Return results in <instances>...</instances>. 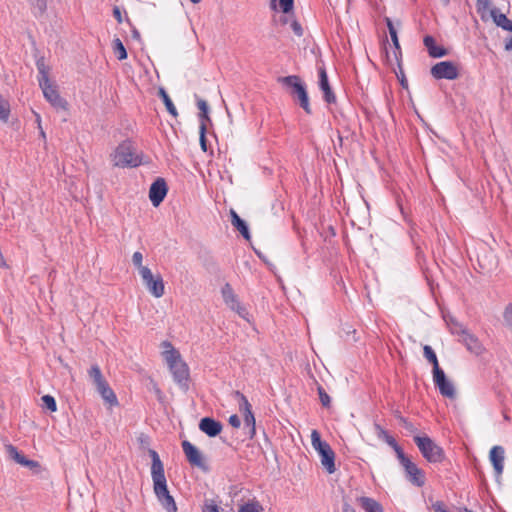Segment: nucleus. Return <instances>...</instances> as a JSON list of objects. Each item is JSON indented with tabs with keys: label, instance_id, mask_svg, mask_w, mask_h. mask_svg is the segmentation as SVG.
Here are the masks:
<instances>
[{
	"label": "nucleus",
	"instance_id": "nucleus-19",
	"mask_svg": "<svg viewBox=\"0 0 512 512\" xmlns=\"http://www.w3.org/2000/svg\"><path fill=\"white\" fill-rule=\"evenodd\" d=\"M8 455L11 459H13L15 462H17L20 465L26 466V467H36L38 466V463L33 460L27 459L22 453L18 451V449L13 445H7L6 447Z\"/></svg>",
	"mask_w": 512,
	"mask_h": 512
},
{
	"label": "nucleus",
	"instance_id": "nucleus-6",
	"mask_svg": "<svg viewBox=\"0 0 512 512\" xmlns=\"http://www.w3.org/2000/svg\"><path fill=\"white\" fill-rule=\"evenodd\" d=\"M414 442L417 445L422 456L430 463H441L445 459L444 450L437 445L429 436H414Z\"/></svg>",
	"mask_w": 512,
	"mask_h": 512
},
{
	"label": "nucleus",
	"instance_id": "nucleus-51",
	"mask_svg": "<svg viewBox=\"0 0 512 512\" xmlns=\"http://www.w3.org/2000/svg\"><path fill=\"white\" fill-rule=\"evenodd\" d=\"M432 509L435 511V512H448L445 508V505L442 501H436L435 503L432 504Z\"/></svg>",
	"mask_w": 512,
	"mask_h": 512
},
{
	"label": "nucleus",
	"instance_id": "nucleus-47",
	"mask_svg": "<svg viewBox=\"0 0 512 512\" xmlns=\"http://www.w3.org/2000/svg\"><path fill=\"white\" fill-rule=\"evenodd\" d=\"M203 512H219V507L213 501H206L203 506Z\"/></svg>",
	"mask_w": 512,
	"mask_h": 512
},
{
	"label": "nucleus",
	"instance_id": "nucleus-27",
	"mask_svg": "<svg viewBox=\"0 0 512 512\" xmlns=\"http://www.w3.org/2000/svg\"><path fill=\"white\" fill-rule=\"evenodd\" d=\"M88 375L95 387L106 381L98 365L91 366L88 370Z\"/></svg>",
	"mask_w": 512,
	"mask_h": 512
},
{
	"label": "nucleus",
	"instance_id": "nucleus-33",
	"mask_svg": "<svg viewBox=\"0 0 512 512\" xmlns=\"http://www.w3.org/2000/svg\"><path fill=\"white\" fill-rule=\"evenodd\" d=\"M386 23H387V27H388V31H389L391 40L393 42V46L395 47V50H398V52L401 53L400 52V44H399L397 30L394 27L393 22L391 21V19L386 18Z\"/></svg>",
	"mask_w": 512,
	"mask_h": 512
},
{
	"label": "nucleus",
	"instance_id": "nucleus-13",
	"mask_svg": "<svg viewBox=\"0 0 512 512\" xmlns=\"http://www.w3.org/2000/svg\"><path fill=\"white\" fill-rule=\"evenodd\" d=\"M168 187L163 178H157L150 186L149 199L154 207H158L167 195Z\"/></svg>",
	"mask_w": 512,
	"mask_h": 512
},
{
	"label": "nucleus",
	"instance_id": "nucleus-52",
	"mask_svg": "<svg viewBox=\"0 0 512 512\" xmlns=\"http://www.w3.org/2000/svg\"><path fill=\"white\" fill-rule=\"evenodd\" d=\"M113 15L114 17L116 18V20L121 23L122 22V17H121V12H120V9L118 7H115L113 9Z\"/></svg>",
	"mask_w": 512,
	"mask_h": 512
},
{
	"label": "nucleus",
	"instance_id": "nucleus-31",
	"mask_svg": "<svg viewBox=\"0 0 512 512\" xmlns=\"http://www.w3.org/2000/svg\"><path fill=\"white\" fill-rule=\"evenodd\" d=\"M113 51L118 60L127 58L126 48L119 38L113 40Z\"/></svg>",
	"mask_w": 512,
	"mask_h": 512
},
{
	"label": "nucleus",
	"instance_id": "nucleus-35",
	"mask_svg": "<svg viewBox=\"0 0 512 512\" xmlns=\"http://www.w3.org/2000/svg\"><path fill=\"white\" fill-rule=\"evenodd\" d=\"M159 503L163 509L166 510V512H177V505L171 494L163 498L162 501H159Z\"/></svg>",
	"mask_w": 512,
	"mask_h": 512
},
{
	"label": "nucleus",
	"instance_id": "nucleus-24",
	"mask_svg": "<svg viewBox=\"0 0 512 512\" xmlns=\"http://www.w3.org/2000/svg\"><path fill=\"white\" fill-rule=\"evenodd\" d=\"M491 15L497 26L502 27L504 30L512 32V20L508 19L505 14L499 13L498 10L493 9Z\"/></svg>",
	"mask_w": 512,
	"mask_h": 512
},
{
	"label": "nucleus",
	"instance_id": "nucleus-55",
	"mask_svg": "<svg viewBox=\"0 0 512 512\" xmlns=\"http://www.w3.org/2000/svg\"><path fill=\"white\" fill-rule=\"evenodd\" d=\"M505 49L508 51L512 50V36L506 40L505 42Z\"/></svg>",
	"mask_w": 512,
	"mask_h": 512
},
{
	"label": "nucleus",
	"instance_id": "nucleus-39",
	"mask_svg": "<svg viewBox=\"0 0 512 512\" xmlns=\"http://www.w3.org/2000/svg\"><path fill=\"white\" fill-rule=\"evenodd\" d=\"M43 406L49 410L50 412H55L57 410L56 400L51 395H44L42 398Z\"/></svg>",
	"mask_w": 512,
	"mask_h": 512
},
{
	"label": "nucleus",
	"instance_id": "nucleus-34",
	"mask_svg": "<svg viewBox=\"0 0 512 512\" xmlns=\"http://www.w3.org/2000/svg\"><path fill=\"white\" fill-rule=\"evenodd\" d=\"M263 507L258 501H249L240 506L238 512H263Z\"/></svg>",
	"mask_w": 512,
	"mask_h": 512
},
{
	"label": "nucleus",
	"instance_id": "nucleus-8",
	"mask_svg": "<svg viewBox=\"0 0 512 512\" xmlns=\"http://www.w3.org/2000/svg\"><path fill=\"white\" fill-rule=\"evenodd\" d=\"M141 278L151 295H153L156 298H160L164 295L165 286L162 276L160 274L154 276L150 268H142Z\"/></svg>",
	"mask_w": 512,
	"mask_h": 512
},
{
	"label": "nucleus",
	"instance_id": "nucleus-60",
	"mask_svg": "<svg viewBox=\"0 0 512 512\" xmlns=\"http://www.w3.org/2000/svg\"><path fill=\"white\" fill-rule=\"evenodd\" d=\"M190 1H191L192 3L197 4V3H199L201 0H190Z\"/></svg>",
	"mask_w": 512,
	"mask_h": 512
},
{
	"label": "nucleus",
	"instance_id": "nucleus-56",
	"mask_svg": "<svg viewBox=\"0 0 512 512\" xmlns=\"http://www.w3.org/2000/svg\"><path fill=\"white\" fill-rule=\"evenodd\" d=\"M132 36H133V38H134V39L139 40V39H140V33H139V31H138V30H136V29H134V30L132 31Z\"/></svg>",
	"mask_w": 512,
	"mask_h": 512
},
{
	"label": "nucleus",
	"instance_id": "nucleus-50",
	"mask_svg": "<svg viewBox=\"0 0 512 512\" xmlns=\"http://www.w3.org/2000/svg\"><path fill=\"white\" fill-rule=\"evenodd\" d=\"M229 424L234 428H239L241 425L240 418L236 414L231 415L229 417Z\"/></svg>",
	"mask_w": 512,
	"mask_h": 512
},
{
	"label": "nucleus",
	"instance_id": "nucleus-38",
	"mask_svg": "<svg viewBox=\"0 0 512 512\" xmlns=\"http://www.w3.org/2000/svg\"><path fill=\"white\" fill-rule=\"evenodd\" d=\"M233 397L238 401L240 412L251 405L247 397L240 391H234Z\"/></svg>",
	"mask_w": 512,
	"mask_h": 512
},
{
	"label": "nucleus",
	"instance_id": "nucleus-25",
	"mask_svg": "<svg viewBox=\"0 0 512 512\" xmlns=\"http://www.w3.org/2000/svg\"><path fill=\"white\" fill-rule=\"evenodd\" d=\"M27 2L30 4L32 14L36 18H40L45 14L47 10L46 0H27Z\"/></svg>",
	"mask_w": 512,
	"mask_h": 512
},
{
	"label": "nucleus",
	"instance_id": "nucleus-54",
	"mask_svg": "<svg viewBox=\"0 0 512 512\" xmlns=\"http://www.w3.org/2000/svg\"><path fill=\"white\" fill-rule=\"evenodd\" d=\"M243 417L245 416H248V415H253V412H252V406L250 405L249 407L245 408L243 411H241Z\"/></svg>",
	"mask_w": 512,
	"mask_h": 512
},
{
	"label": "nucleus",
	"instance_id": "nucleus-57",
	"mask_svg": "<svg viewBox=\"0 0 512 512\" xmlns=\"http://www.w3.org/2000/svg\"><path fill=\"white\" fill-rule=\"evenodd\" d=\"M36 122L38 123V127H41V117L38 113H35Z\"/></svg>",
	"mask_w": 512,
	"mask_h": 512
},
{
	"label": "nucleus",
	"instance_id": "nucleus-45",
	"mask_svg": "<svg viewBox=\"0 0 512 512\" xmlns=\"http://www.w3.org/2000/svg\"><path fill=\"white\" fill-rule=\"evenodd\" d=\"M142 261H143L142 253L139 251L134 252V254L132 256V262H133L134 266L138 268L140 275H141L142 268H148L147 266L142 265Z\"/></svg>",
	"mask_w": 512,
	"mask_h": 512
},
{
	"label": "nucleus",
	"instance_id": "nucleus-37",
	"mask_svg": "<svg viewBox=\"0 0 512 512\" xmlns=\"http://www.w3.org/2000/svg\"><path fill=\"white\" fill-rule=\"evenodd\" d=\"M244 425L249 429V436L253 438L256 434V421L254 414L243 417Z\"/></svg>",
	"mask_w": 512,
	"mask_h": 512
},
{
	"label": "nucleus",
	"instance_id": "nucleus-17",
	"mask_svg": "<svg viewBox=\"0 0 512 512\" xmlns=\"http://www.w3.org/2000/svg\"><path fill=\"white\" fill-rule=\"evenodd\" d=\"M222 424L220 421L212 417H204L199 422V429L209 437H216L222 431Z\"/></svg>",
	"mask_w": 512,
	"mask_h": 512
},
{
	"label": "nucleus",
	"instance_id": "nucleus-14",
	"mask_svg": "<svg viewBox=\"0 0 512 512\" xmlns=\"http://www.w3.org/2000/svg\"><path fill=\"white\" fill-rule=\"evenodd\" d=\"M182 449H183V452H184L188 462L192 466H196L201 469L206 468V465H205V462H204L201 452L191 442H189L188 440H184L182 442Z\"/></svg>",
	"mask_w": 512,
	"mask_h": 512
},
{
	"label": "nucleus",
	"instance_id": "nucleus-42",
	"mask_svg": "<svg viewBox=\"0 0 512 512\" xmlns=\"http://www.w3.org/2000/svg\"><path fill=\"white\" fill-rule=\"evenodd\" d=\"M199 141L201 149L206 152L207 151V139H206V123H201L199 126Z\"/></svg>",
	"mask_w": 512,
	"mask_h": 512
},
{
	"label": "nucleus",
	"instance_id": "nucleus-18",
	"mask_svg": "<svg viewBox=\"0 0 512 512\" xmlns=\"http://www.w3.org/2000/svg\"><path fill=\"white\" fill-rule=\"evenodd\" d=\"M424 46L426 47L428 54L433 58H441L448 54L447 50L436 44L433 36L426 35L423 39Z\"/></svg>",
	"mask_w": 512,
	"mask_h": 512
},
{
	"label": "nucleus",
	"instance_id": "nucleus-53",
	"mask_svg": "<svg viewBox=\"0 0 512 512\" xmlns=\"http://www.w3.org/2000/svg\"><path fill=\"white\" fill-rule=\"evenodd\" d=\"M342 512H356V510L347 502L343 504Z\"/></svg>",
	"mask_w": 512,
	"mask_h": 512
},
{
	"label": "nucleus",
	"instance_id": "nucleus-28",
	"mask_svg": "<svg viewBox=\"0 0 512 512\" xmlns=\"http://www.w3.org/2000/svg\"><path fill=\"white\" fill-rule=\"evenodd\" d=\"M277 0H270L271 9L277 10ZM281 11L285 14L290 13L293 10L294 0H278Z\"/></svg>",
	"mask_w": 512,
	"mask_h": 512
},
{
	"label": "nucleus",
	"instance_id": "nucleus-41",
	"mask_svg": "<svg viewBox=\"0 0 512 512\" xmlns=\"http://www.w3.org/2000/svg\"><path fill=\"white\" fill-rule=\"evenodd\" d=\"M397 418H398L400 424L404 427V429L406 431H408L409 433H412V434L417 433V431H418L417 427L412 422H410L407 418H405L401 415L398 416Z\"/></svg>",
	"mask_w": 512,
	"mask_h": 512
},
{
	"label": "nucleus",
	"instance_id": "nucleus-11",
	"mask_svg": "<svg viewBox=\"0 0 512 512\" xmlns=\"http://www.w3.org/2000/svg\"><path fill=\"white\" fill-rule=\"evenodd\" d=\"M39 86L43 92V95L45 99L56 109H62L65 110L67 108V102L64 100L58 90L56 85H54L50 80L48 83H45L41 81L39 83Z\"/></svg>",
	"mask_w": 512,
	"mask_h": 512
},
{
	"label": "nucleus",
	"instance_id": "nucleus-15",
	"mask_svg": "<svg viewBox=\"0 0 512 512\" xmlns=\"http://www.w3.org/2000/svg\"><path fill=\"white\" fill-rule=\"evenodd\" d=\"M489 459L497 477H500L504 470L505 450L502 446H493L489 452Z\"/></svg>",
	"mask_w": 512,
	"mask_h": 512
},
{
	"label": "nucleus",
	"instance_id": "nucleus-12",
	"mask_svg": "<svg viewBox=\"0 0 512 512\" xmlns=\"http://www.w3.org/2000/svg\"><path fill=\"white\" fill-rule=\"evenodd\" d=\"M221 295L224 303L233 311H235L240 317H245L247 314L246 309L240 304L237 295L234 293L232 286L226 283L221 288Z\"/></svg>",
	"mask_w": 512,
	"mask_h": 512
},
{
	"label": "nucleus",
	"instance_id": "nucleus-10",
	"mask_svg": "<svg viewBox=\"0 0 512 512\" xmlns=\"http://www.w3.org/2000/svg\"><path fill=\"white\" fill-rule=\"evenodd\" d=\"M433 382L442 396L449 399H454L456 397L455 387L453 383L447 378L442 368H437L436 372L433 373Z\"/></svg>",
	"mask_w": 512,
	"mask_h": 512
},
{
	"label": "nucleus",
	"instance_id": "nucleus-20",
	"mask_svg": "<svg viewBox=\"0 0 512 512\" xmlns=\"http://www.w3.org/2000/svg\"><path fill=\"white\" fill-rule=\"evenodd\" d=\"M96 390L107 404H109L110 406L118 405V400H117L116 394L111 389V387L109 386L107 381L96 386Z\"/></svg>",
	"mask_w": 512,
	"mask_h": 512
},
{
	"label": "nucleus",
	"instance_id": "nucleus-23",
	"mask_svg": "<svg viewBox=\"0 0 512 512\" xmlns=\"http://www.w3.org/2000/svg\"><path fill=\"white\" fill-rule=\"evenodd\" d=\"M36 68L38 71V82L41 83L44 82L48 83L49 79V73H50V66L46 64L45 57L40 56L36 59Z\"/></svg>",
	"mask_w": 512,
	"mask_h": 512
},
{
	"label": "nucleus",
	"instance_id": "nucleus-48",
	"mask_svg": "<svg viewBox=\"0 0 512 512\" xmlns=\"http://www.w3.org/2000/svg\"><path fill=\"white\" fill-rule=\"evenodd\" d=\"M291 28L295 35L301 37L303 35V29L301 24L297 20H293L291 23Z\"/></svg>",
	"mask_w": 512,
	"mask_h": 512
},
{
	"label": "nucleus",
	"instance_id": "nucleus-36",
	"mask_svg": "<svg viewBox=\"0 0 512 512\" xmlns=\"http://www.w3.org/2000/svg\"><path fill=\"white\" fill-rule=\"evenodd\" d=\"M383 441L386 442L395 451L397 459L400 456H402L403 454H405L403 449L401 448V446L397 443L395 438L393 436H391L390 434Z\"/></svg>",
	"mask_w": 512,
	"mask_h": 512
},
{
	"label": "nucleus",
	"instance_id": "nucleus-1",
	"mask_svg": "<svg viewBox=\"0 0 512 512\" xmlns=\"http://www.w3.org/2000/svg\"><path fill=\"white\" fill-rule=\"evenodd\" d=\"M162 347L164 351L162 355L168 365V368L173 376L174 382L183 390H188L189 387V367L183 361L181 354L176 350L169 341H163Z\"/></svg>",
	"mask_w": 512,
	"mask_h": 512
},
{
	"label": "nucleus",
	"instance_id": "nucleus-30",
	"mask_svg": "<svg viewBox=\"0 0 512 512\" xmlns=\"http://www.w3.org/2000/svg\"><path fill=\"white\" fill-rule=\"evenodd\" d=\"M197 107L200 110V113H199L200 124L210 122L211 120L208 115L209 107H208L207 102L203 99H198Z\"/></svg>",
	"mask_w": 512,
	"mask_h": 512
},
{
	"label": "nucleus",
	"instance_id": "nucleus-49",
	"mask_svg": "<svg viewBox=\"0 0 512 512\" xmlns=\"http://www.w3.org/2000/svg\"><path fill=\"white\" fill-rule=\"evenodd\" d=\"M492 0H477V10L478 12L486 11Z\"/></svg>",
	"mask_w": 512,
	"mask_h": 512
},
{
	"label": "nucleus",
	"instance_id": "nucleus-26",
	"mask_svg": "<svg viewBox=\"0 0 512 512\" xmlns=\"http://www.w3.org/2000/svg\"><path fill=\"white\" fill-rule=\"evenodd\" d=\"M423 353H424V357L427 359V361L429 363L432 364L433 366V369H432V374L436 372V369L437 368H441L439 366V362H438V359H437V356H436V353L435 351L432 349L431 346L429 345H425L424 348H423Z\"/></svg>",
	"mask_w": 512,
	"mask_h": 512
},
{
	"label": "nucleus",
	"instance_id": "nucleus-9",
	"mask_svg": "<svg viewBox=\"0 0 512 512\" xmlns=\"http://www.w3.org/2000/svg\"><path fill=\"white\" fill-rule=\"evenodd\" d=\"M431 75L437 79L454 80L459 76V70L456 64L451 61H441L432 66Z\"/></svg>",
	"mask_w": 512,
	"mask_h": 512
},
{
	"label": "nucleus",
	"instance_id": "nucleus-59",
	"mask_svg": "<svg viewBox=\"0 0 512 512\" xmlns=\"http://www.w3.org/2000/svg\"><path fill=\"white\" fill-rule=\"evenodd\" d=\"M503 418H504V420H505V421H507V422H510V421H511V418H510V417L508 416V414H506V413H503Z\"/></svg>",
	"mask_w": 512,
	"mask_h": 512
},
{
	"label": "nucleus",
	"instance_id": "nucleus-4",
	"mask_svg": "<svg viewBox=\"0 0 512 512\" xmlns=\"http://www.w3.org/2000/svg\"><path fill=\"white\" fill-rule=\"evenodd\" d=\"M279 81L286 87L291 89V95L297 99L300 107L307 113L311 114V106L306 89V85L297 75H289L279 78Z\"/></svg>",
	"mask_w": 512,
	"mask_h": 512
},
{
	"label": "nucleus",
	"instance_id": "nucleus-3",
	"mask_svg": "<svg viewBox=\"0 0 512 512\" xmlns=\"http://www.w3.org/2000/svg\"><path fill=\"white\" fill-rule=\"evenodd\" d=\"M114 167H138L141 165V158L136 154L130 140L121 142L110 155Z\"/></svg>",
	"mask_w": 512,
	"mask_h": 512
},
{
	"label": "nucleus",
	"instance_id": "nucleus-46",
	"mask_svg": "<svg viewBox=\"0 0 512 512\" xmlns=\"http://www.w3.org/2000/svg\"><path fill=\"white\" fill-rule=\"evenodd\" d=\"M374 430H375V434L376 436L381 439V440H384L387 436H389V433L388 431H386L380 424L378 423H375L374 424Z\"/></svg>",
	"mask_w": 512,
	"mask_h": 512
},
{
	"label": "nucleus",
	"instance_id": "nucleus-32",
	"mask_svg": "<svg viewBox=\"0 0 512 512\" xmlns=\"http://www.w3.org/2000/svg\"><path fill=\"white\" fill-rule=\"evenodd\" d=\"M463 334H464V342H465L467 348L470 351L477 352L480 349V344H479L478 339L475 336H473L472 334H469L465 331H463Z\"/></svg>",
	"mask_w": 512,
	"mask_h": 512
},
{
	"label": "nucleus",
	"instance_id": "nucleus-7",
	"mask_svg": "<svg viewBox=\"0 0 512 512\" xmlns=\"http://www.w3.org/2000/svg\"><path fill=\"white\" fill-rule=\"evenodd\" d=\"M398 460L405 471L406 479L416 487H423L426 482L425 472L413 463L406 454L400 456Z\"/></svg>",
	"mask_w": 512,
	"mask_h": 512
},
{
	"label": "nucleus",
	"instance_id": "nucleus-21",
	"mask_svg": "<svg viewBox=\"0 0 512 512\" xmlns=\"http://www.w3.org/2000/svg\"><path fill=\"white\" fill-rule=\"evenodd\" d=\"M230 215L231 223L234 226V228L240 232L243 238L249 240L250 232L247 223L234 210L230 211Z\"/></svg>",
	"mask_w": 512,
	"mask_h": 512
},
{
	"label": "nucleus",
	"instance_id": "nucleus-40",
	"mask_svg": "<svg viewBox=\"0 0 512 512\" xmlns=\"http://www.w3.org/2000/svg\"><path fill=\"white\" fill-rule=\"evenodd\" d=\"M317 392H318L319 399H320V402H321L322 406H324L326 408H329L330 404H331V398L327 394L325 389L321 385H318Z\"/></svg>",
	"mask_w": 512,
	"mask_h": 512
},
{
	"label": "nucleus",
	"instance_id": "nucleus-44",
	"mask_svg": "<svg viewBox=\"0 0 512 512\" xmlns=\"http://www.w3.org/2000/svg\"><path fill=\"white\" fill-rule=\"evenodd\" d=\"M503 320L507 327L512 328V304H508L503 312Z\"/></svg>",
	"mask_w": 512,
	"mask_h": 512
},
{
	"label": "nucleus",
	"instance_id": "nucleus-16",
	"mask_svg": "<svg viewBox=\"0 0 512 512\" xmlns=\"http://www.w3.org/2000/svg\"><path fill=\"white\" fill-rule=\"evenodd\" d=\"M318 76H319V87L323 92V98L324 101L328 104L334 103L336 101V97L334 92L331 89V86L329 84L328 76L326 69L324 67H320L318 69Z\"/></svg>",
	"mask_w": 512,
	"mask_h": 512
},
{
	"label": "nucleus",
	"instance_id": "nucleus-2",
	"mask_svg": "<svg viewBox=\"0 0 512 512\" xmlns=\"http://www.w3.org/2000/svg\"><path fill=\"white\" fill-rule=\"evenodd\" d=\"M149 456L151 457L152 460L151 477L153 481L154 493L157 500L162 501L163 498L170 495V492L167 487L164 466L158 453L155 450L150 449Z\"/></svg>",
	"mask_w": 512,
	"mask_h": 512
},
{
	"label": "nucleus",
	"instance_id": "nucleus-58",
	"mask_svg": "<svg viewBox=\"0 0 512 512\" xmlns=\"http://www.w3.org/2000/svg\"><path fill=\"white\" fill-rule=\"evenodd\" d=\"M39 130H40V136L45 139L46 138V134L44 132V130L42 129V127H39Z\"/></svg>",
	"mask_w": 512,
	"mask_h": 512
},
{
	"label": "nucleus",
	"instance_id": "nucleus-22",
	"mask_svg": "<svg viewBox=\"0 0 512 512\" xmlns=\"http://www.w3.org/2000/svg\"><path fill=\"white\" fill-rule=\"evenodd\" d=\"M357 502L365 512H383L382 505L373 498L361 496L357 498Z\"/></svg>",
	"mask_w": 512,
	"mask_h": 512
},
{
	"label": "nucleus",
	"instance_id": "nucleus-5",
	"mask_svg": "<svg viewBox=\"0 0 512 512\" xmlns=\"http://www.w3.org/2000/svg\"><path fill=\"white\" fill-rule=\"evenodd\" d=\"M311 443L321 458L322 466L328 473H334L336 471L335 453L326 441H322L317 430H313L311 433Z\"/></svg>",
	"mask_w": 512,
	"mask_h": 512
},
{
	"label": "nucleus",
	"instance_id": "nucleus-29",
	"mask_svg": "<svg viewBox=\"0 0 512 512\" xmlns=\"http://www.w3.org/2000/svg\"><path fill=\"white\" fill-rule=\"evenodd\" d=\"M159 96L163 100L167 111L172 116L176 117L178 115L176 107L174 106V104H173L172 100L170 99L169 95L167 94V92L163 88H160Z\"/></svg>",
	"mask_w": 512,
	"mask_h": 512
},
{
	"label": "nucleus",
	"instance_id": "nucleus-43",
	"mask_svg": "<svg viewBox=\"0 0 512 512\" xmlns=\"http://www.w3.org/2000/svg\"><path fill=\"white\" fill-rule=\"evenodd\" d=\"M10 115V107L8 102L0 100V120L7 122Z\"/></svg>",
	"mask_w": 512,
	"mask_h": 512
}]
</instances>
